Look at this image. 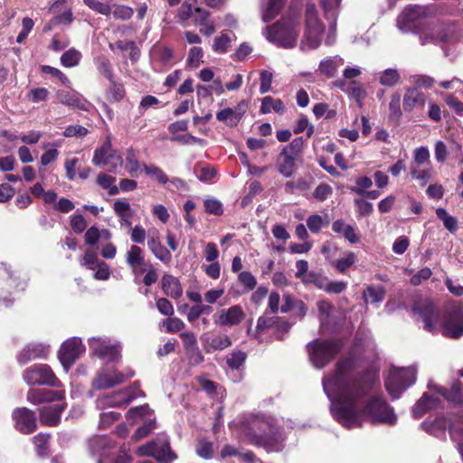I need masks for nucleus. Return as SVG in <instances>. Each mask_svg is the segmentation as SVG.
<instances>
[{
    "label": "nucleus",
    "mask_w": 463,
    "mask_h": 463,
    "mask_svg": "<svg viewBox=\"0 0 463 463\" xmlns=\"http://www.w3.org/2000/svg\"><path fill=\"white\" fill-rule=\"evenodd\" d=\"M376 383L374 374L357 370L354 357L341 358L322 379L334 419L346 429L361 427L364 418L373 424L394 425L397 416L383 399L373 397L364 406V400Z\"/></svg>",
    "instance_id": "f257e3e1"
},
{
    "label": "nucleus",
    "mask_w": 463,
    "mask_h": 463,
    "mask_svg": "<svg viewBox=\"0 0 463 463\" xmlns=\"http://www.w3.org/2000/svg\"><path fill=\"white\" fill-rule=\"evenodd\" d=\"M239 428L244 439L268 452H279L284 449L285 433L269 416L246 415L241 420Z\"/></svg>",
    "instance_id": "f03ea898"
},
{
    "label": "nucleus",
    "mask_w": 463,
    "mask_h": 463,
    "mask_svg": "<svg viewBox=\"0 0 463 463\" xmlns=\"http://www.w3.org/2000/svg\"><path fill=\"white\" fill-rule=\"evenodd\" d=\"M439 12L436 5H409L398 15L396 25L402 33H411L420 35L430 20L436 17Z\"/></svg>",
    "instance_id": "7ed1b4c3"
},
{
    "label": "nucleus",
    "mask_w": 463,
    "mask_h": 463,
    "mask_svg": "<svg viewBox=\"0 0 463 463\" xmlns=\"http://www.w3.org/2000/svg\"><path fill=\"white\" fill-rule=\"evenodd\" d=\"M299 34V19L288 14L272 26L267 27L266 38L278 46L293 48Z\"/></svg>",
    "instance_id": "20e7f679"
},
{
    "label": "nucleus",
    "mask_w": 463,
    "mask_h": 463,
    "mask_svg": "<svg viewBox=\"0 0 463 463\" xmlns=\"http://www.w3.org/2000/svg\"><path fill=\"white\" fill-rule=\"evenodd\" d=\"M458 39L456 25L449 22H429L425 28L420 31L419 35L421 45L434 44L443 47L457 42Z\"/></svg>",
    "instance_id": "39448f33"
},
{
    "label": "nucleus",
    "mask_w": 463,
    "mask_h": 463,
    "mask_svg": "<svg viewBox=\"0 0 463 463\" xmlns=\"http://www.w3.org/2000/svg\"><path fill=\"white\" fill-rule=\"evenodd\" d=\"M341 349L342 342L339 340L315 339L307 345L309 361L317 369L326 366Z\"/></svg>",
    "instance_id": "423d86ee"
},
{
    "label": "nucleus",
    "mask_w": 463,
    "mask_h": 463,
    "mask_svg": "<svg viewBox=\"0 0 463 463\" xmlns=\"http://www.w3.org/2000/svg\"><path fill=\"white\" fill-rule=\"evenodd\" d=\"M324 24L318 16V11L314 3H307L305 12V33L300 43L302 51L316 49L321 43Z\"/></svg>",
    "instance_id": "0eeeda50"
},
{
    "label": "nucleus",
    "mask_w": 463,
    "mask_h": 463,
    "mask_svg": "<svg viewBox=\"0 0 463 463\" xmlns=\"http://www.w3.org/2000/svg\"><path fill=\"white\" fill-rule=\"evenodd\" d=\"M88 343L92 355L108 364L119 361L122 350L119 342L112 341L107 336H93L88 339Z\"/></svg>",
    "instance_id": "6e6552de"
},
{
    "label": "nucleus",
    "mask_w": 463,
    "mask_h": 463,
    "mask_svg": "<svg viewBox=\"0 0 463 463\" xmlns=\"http://www.w3.org/2000/svg\"><path fill=\"white\" fill-rule=\"evenodd\" d=\"M303 146V137H297L282 149L277 159V169L281 175L286 178L293 175L296 160L300 156Z\"/></svg>",
    "instance_id": "1a4fd4ad"
},
{
    "label": "nucleus",
    "mask_w": 463,
    "mask_h": 463,
    "mask_svg": "<svg viewBox=\"0 0 463 463\" xmlns=\"http://www.w3.org/2000/svg\"><path fill=\"white\" fill-rule=\"evenodd\" d=\"M413 368H400L390 371L385 379V388L392 400H396L411 384L415 383Z\"/></svg>",
    "instance_id": "9d476101"
},
{
    "label": "nucleus",
    "mask_w": 463,
    "mask_h": 463,
    "mask_svg": "<svg viewBox=\"0 0 463 463\" xmlns=\"http://www.w3.org/2000/svg\"><path fill=\"white\" fill-rule=\"evenodd\" d=\"M23 379L28 385L61 386L51 367L45 364H36L26 368Z\"/></svg>",
    "instance_id": "9b49d317"
},
{
    "label": "nucleus",
    "mask_w": 463,
    "mask_h": 463,
    "mask_svg": "<svg viewBox=\"0 0 463 463\" xmlns=\"http://www.w3.org/2000/svg\"><path fill=\"white\" fill-rule=\"evenodd\" d=\"M137 452L140 456H151L161 463H170L176 458L171 450L169 440L165 436L158 437L155 440L140 446Z\"/></svg>",
    "instance_id": "f8f14e48"
},
{
    "label": "nucleus",
    "mask_w": 463,
    "mask_h": 463,
    "mask_svg": "<svg viewBox=\"0 0 463 463\" xmlns=\"http://www.w3.org/2000/svg\"><path fill=\"white\" fill-rule=\"evenodd\" d=\"M92 163L97 166L107 167L109 172L115 173L122 165V158L112 148L111 136H107L100 147L96 148Z\"/></svg>",
    "instance_id": "ddd939ff"
},
{
    "label": "nucleus",
    "mask_w": 463,
    "mask_h": 463,
    "mask_svg": "<svg viewBox=\"0 0 463 463\" xmlns=\"http://www.w3.org/2000/svg\"><path fill=\"white\" fill-rule=\"evenodd\" d=\"M141 391L136 387L122 389L111 394L102 395L96 400V408L105 410L106 408L124 407L135 400Z\"/></svg>",
    "instance_id": "4468645a"
},
{
    "label": "nucleus",
    "mask_w": 463,
    "mask_h": 463,
    "mask_svg": "<svg viewBox=\"0 0 463 463\" xmlns=\"http://www.w3.org/2000/svg\"><path fill=\"white\" fill-rule=\"evenodd\" d=\"M85 345L80 337H71L62 343L58 356L63 368L68 371L71 365L85 353Z\"/></svg>",
    "instance_id": "2eb2a0df"
},
{
    "label": "nucleus",
    "mask_w": 463,
    "mask_h": 463,
    "mask_svg": "<svg viewBox=\"0 0 463 463\" xmlns=\"http://www.w3.org/2000/svg\"><path fill=\"white\" fill-rule=\"evenodd\" d=\"M133 375V373L125 374L116 369L103 368L97 373L96 377L92 381V387L95 390L110 389L125 383Z\"/></svg>",
    "instance_id": "dca6fc26"
},
{
    "label": "nucleus",
    "mask_w": 463,
    "mask_h": 463,
    "mask_svg": "<svg viewBox=\"0 0 463 463\" xmlns=\"http://www.w3.org/2000/svg\"><path fill=\"white\" fill-rule=\"evenodd\" d=\"M413 313L418 314L424 323V329L435 333L440 321V315L430 300H423L413 306Z\"/></svg>",
    "instance_id": "f3484780"
},
{
    "label": "nucleus",
    "mask_w": 463,
    "mask_h": 463,
    "mask_svg": "<svg viewBox=\"0 0 463 463\" xmlns=\"http://www.w3.org/2000/svg\"><path fill=\"white\" fill-rule=\"evenodd\" d=\"M443 335L454 339L463 335V305H454L449 308Z\"/></svg>",
    "instance_id": "a211bd4d"
},
{
    "label": "nucleus",
    "mask_w": 463,
    "mask_h": 463,
    "mask_svg": "<svg viewBox=\"0 0 463 463\" xmlns=\"http://www.w3.org/2000/svg\"><path fill=\"white\" fill-rule=\"evenodd\" d=\"M245 318V313L240 305L221 309L213 317L214 324L221 327H232L240 325Z\"/></svg>",
    "instance_id": "6ab92c4d"
},
{
    "label": "nucleus",
    "mask_w": 463,
    "mask_h": 463,
    "mask_svg": "<svg viewBox=\"0 0 463 463\" xmlns=\"http://www.w3.org/2000/svg\"><path fill=\"white\" fill-rule=\"evenodd\" d=\"M16 429L24 434H30L36 430V417L33 411L27 408H18L13 412Z\"/></svg>",
    "instance_id": "aec40b11"
},
{
    "label": "nucleus",
    "mask_w": 463,
    "mask_h": 463,
    "mask_svg": "<svg viewBox=\"0 0 463 463\" xmlns=\"http://www.w3.org/2000/svg\"><path fill=\"white\" fill-rule=\"evenodd\" d=\"M49 353V345L42 343H31L25 345L17 354V362L24 365L29 362L44 358Z\"/></svg>",
    "instance_id": "412c9836"
},
{
    "label": "nucleus",
    "mask_w": 463,
    "mask_h": 463,
    "mask_svg": "<svg viewBox=\"0 0 463 463\" xmlns=\"http://www.w3.org/2000/svg\"><path fill=\"white\" fill-rule=\"evenodd\" d=\"M334 85L345 92L349 99H354L359 106L366 97V91L363 84L356 80H337Z\"/></svg>",
    "instance_id": "4be33fe9"
},
{
    "label": "nucleus",
    "mask_w": 463,
    "mask_h": 463,
    "mask_svg": "<svg viewBox=\"0 0 463 463\" xmlns=\"http://www.w3.org/2000/svg\"><path fill=\"white\" fill-rule=\"evenodd\" d=\"M59 102L71 109L89 111L92 105L78 92L59 90L57 92Z\"/></svg>",
    "instance_id": "5701e85b"
},
{
    "label": "nucleus",
    "mask_w": 463,
    "mask_h": 463,
    "mask_svg": "<svg viewBox=\"0 0 463 463\" xmlns=\"http://www.w3.org/2000/svg\"><path fill=\"white\" fill-rule=\"evenodd\" d=\"M206 353L221 351L232 345V340L224 334H204L202 337Z\"/></svg>",
    "instance_id": "b1692460"
},
{
    "label": "nucleus",
    "mask_w": 463,
    "mask_h": 463,
    "mask_svg": "<svg viewBox=\"0 0 463 463\" xmlns=\"http://www.w3.org/2000/svg\"><path fill=\"white\" fill-rule=\"evenodd\" d=\"M126 262L134 273H141L146 270L143 269L146 264L144 251L137 245H131L126 252Z\"/></svg>",
    "instance_id": "393cba45"
},
{
    "label": "nucleus",
    "mask_w": 463,
    "mask_h": 463,
    "mask_svg": "<svg viewBox=\"0 0 463 463\" xmlns=\"http://www.w3.org/2000/svg\"><path fill=\"white\" fill-rule=\"evenodd\" d=\"M463 383L456 379L451 383L449 391L443 387H437L436 391L440 393L449 403L454 406L460 405L463 402Z\"/></svg>",
    "instance_id": "a878e982"
},
{
    "label": "nucleus",
    "mask_w": 463,
    "mask_h": 463,
    "mask_svg": "<svg viewBox=\"0 0 463 463\" xmlns=\"http://www.w3.org/2000/svg\"><path fill=\"white\" fill-rule=\"evenodd\" d=\"M243 107L244 103L242 102L235 109L230 108L223 109L216 113V118L229 127H235L244 113Z\"/></svg>",
    "instance_id": "bb28decb"
},
{
    "label": "nucleus",
    "mask_w": 463,
    "mask_h": 463,
    "mask_svg": "<svg viewBox=\"0 0 463 463\" xmlns=\"http://www.w3.org/2000/svg\"><path fill=\"white\" fill-rule=\"evenodd\" d=\"M64 409V404H55L43 407L40 412L41 421L49 426L56 425L60 421L61 415Z\"/></svg>",
    "instance_id": "cd10ccee"
},
{
    "label": "nucleus",
    "mask_w": 463,
    "mask_h": 463,
    "mask_svg": "<svg viewBox=\"0 0 463 463\" xmlns=\"http://www.w3.org/2000/svg\"><path fill=\"white\" fill-rule=\"evenodd\" d=\"M287 0H262L261 17L263 22L273 20L281 11Z\"/></svg>",
    "instance_id": "c85d7f7f"
},
{
    "label": "nucleus",
    "mask_w": 463,
    "mask_h": 463,
    "mask_svg": "<svg viewBox=\"0 0 463 463\" xmlns=\"http://www.w3.org/2000/svg\"><path fill=\"white\" fill-rule=\"evenodd\" d=\"M425 95L417 88H408L403 96L402 106L405 111L411 112L414 108L424 105Z\"/></svg>",
    "instance_id": "c756f323"
},
{
    "label": "nucleus",
    "mask_w": 463,
    "mask_h": 463,
    "mask_svg": "<svg viewBox=\"0 0 463 463\" xmlns=\"http://www.w3.org/2000/svg\"><path fill=\"white\" fill-rule=\"evenodd\" d=\"M439 402V399L430 396L426 393L423 394L422 397L417 402V403L412 408V416L415 419L422 417L427 411L436 408Z\"/></svg>",
    "instance_id": "7c9ffc66"
},
{
    "label": "nucleus",
    "mask_w": 463,
    "mask_h": 463,
    "mask_svg": "<svg viewBox=\"0 0 463 463\" xmlns=\"http://www.w3.org/2000/svg\"><path fill=\"white\" fill-rule=\"evenodd\" d=\"M448 420L443 418H437L433 421H423L420 428L430 435L443 439L446 435Z\"/></svg>",
    "instance_id": "2f4dec72"
},
{
    "label": "nucleus",
    "mask_w": 463,
    "mask_h": 463,
    "mask_svg": "<svg viewBox=\"0 0 463 463\" xmlns=\"http://www.w3.org/2000/svg\"><path fill=\"white\" fill-rule=\"evenodd\" d=\"M334 232L341 234L345 239L352 244L359 241V235L352 225L345 223L343 220H336L332 224Z\"/></svg>",
    "instance_id": "473e14b6"
},
{
    "label": "nucleus",
    "mask_w": 463,
    "mask_h": 463,
    "mask_svg": "<svg viewBox=\"0 0 463 463\" xmlns=\"http://www.w3.org/2000/svg\"><path fill=\"white\" fill-rule=\"evenodd\" d=\"M344 64V59L338 55L328 57L319 63V71L328 78L335 75L338 68Z\"/></svg>",
    "instance_id": "72a5a7b5"
},
{
    "label": "nucleus",
    "mask_w": 463,
    "mask_h": 463,
    "mask_svg": "<svg viewBox=\"0 0 463 463\" xmlns=\"http://www.w3.org/2000/svg\"><path fill=\"white\" fill-rule=\"evenodd\" d=\"M342 0H321L320 4L324 9L325 16L330 21V30H335L338 10Z\"/></svg>",
    "instance_id": "f704fd0d"
},
{
    "label": "nucleus",
    "mask_w": 463,
    "mask_h": 463,
    "mask_svg": "<svg viewBox=\"0 0 463 463\" xmlns=\"http://www.w3.org/2000/svg\"><path fill=\"white\" fill-rule=\"evenodd\" d=\"M162 288L164 292L173 298H178L183 294L179 280L171 275H164L162 279Z\"/></svg>",
    "instance_id": "c9c22d12"
},
{
    "label": "nucleus",
    "mask_w": 463,
    "mask_h": 463,
    "mask_svg": "<svg viewBox=\"0 0 463 463\" xmlns=\"http://www.w3.org/2000/svg\"><path fill=\"white\" fill-rule=\"evenodd\" d=\"M125 168L133 177H137L141 170H143V165L139 163L137 152L132 147L128 148L126 151Z\"/></svg>",
    "instance_id": "e433bc0d"
},
{
    "label": "nucleus",
    "mask_w": 463,
    "mask_h": 463,
    "mask_svg": "<svg viewBox=\"0 0 463 463\" xmlns=\"http://www.w3.org/2000/svg\"><path fill=\"white\" fill-rule=\"evenodd\" d=\"M180 337L183 341L184 349L187 353H192L196 354V361L198 363L203 362V357L198 349L197 339L194 333L192 332H183L180 334Z\"/></svg>",
    "instance_id": "4c0bfd02"
},
{
    "label": "nucleus",
    "mask_w": 463,
    "mask_h": 463,
    "mask_svg": "<svg viewBox=\"0 0 463 463\" xmlns=\"http://www.w3.org/2000/svg\"><path fill=\"white\" fill-rule=\"evenodd\" d=\"M307 227L312 233H319L320 231L329 224L327 213L324 215L311 214L306 220Z\"/></svg>",
    "instance_id": "58836bf2"
},
{
    "label": "nucleus",
    "mask_w": 463,
    "mask_h": 463,
    "mask_svg": "<svg viewBox=\"0 0 463 463\" xmlns=\"http://www.w3.org/2000/svg\"><path fill=\"white\" fill-rule=\"evenodd\" d=\"M284 110L285 106L283 102L279 99H273L270 96H267L261 100L260 111L263 114H268L271 111L282 113Z\"/></svg>",
    "instance_id": "ea45409f"
},
{
    "label": "nucleus",
    "mask_w": 463,
    "mask_h": 463,
    "mask_svg": "<svg viewBox=\"0 0 463 463\" xmlns=\"http://www.w3.org/2000/svg\"><path fill=\"white\" fill-rule=\"evenodd\" d=\"M143 170L146 175L154 178L160 184H165L169 181L167 175L156 165L143 164Z\"/></svg>",
    "instance_id": "a19ab883"
},
{
    "label": "nucleus",
    "mask_w": 463,
    "mask_h": 463,
    "mask_svg": "<svg viewBox=\"0 0 463 463\" xmlns=\"http://www.w3.org/2000/svg\"><path fill=\"white\" fill-rule=\"evenodd\" d=\"M357 260L355 253L352 251L345 252L344 256L336 260L334 263L335 268L341 273L345 272Z\"/></svg>",
    "instance_id": "79ce46f5"
},
{
    "label": "nucleus",
    "mask_w": 463,
    "mask_h": 463,
    "mask_svg": "<svg viewBox=\"0 0 463 463\" xmlns=\"http://www.w3.org/2000/svg\"><path fill=\"white\" fill-rule=\"evenodd\" d=\"M113 210L119 219L132 218L134 211L126 200L118 199L113 203Z\"/></svg>",
    "instance_id": "37998d69"
},
{
    "label": "nucleus",
    "mask_w": 463,
    "mask_h": 463,
    "mask_svg": "<svg viewBox=\"0 0 463 463\" xmlns=\"http://www.w3.org/2000/svg\"><path fill=\"white\" fill-rule=\"evenodd\" d=\"M401 79L400 73L395 69H386L384 70L380 78L379 81L383 86L386 87H393L395 86Z\"/></svg>",
    "instance_id": "c03bdc74"
},
{
    "label": "nucleus",
    "mask_w": 463,
    "mask_h": 463,
    "mask_svg": "<svg viewBox=\"0 0 463 463\" xmlns=\"http://www.w3.org/2000/svg\"><path fill=\"white\" fill-rule=\"evenodd\" d=\"M81 59V53L71 48L65 52L61 57V63L67 68L77 66Z\"/></svg>",
    "instance_id": "a18cd8bd"
},
{
    "label": "nucleus",
    "mask_w": 463,
    "mask_h": 463,
    "mask_svg": "<svg viewBox=\"0 0 463 463\" xmlns=\"http://www.w3.org/2000/svg\"><path fill=\"white\" fill-rule=\"evenodd\" d=\"M437 217L443 222L444 226L451 233L458 230V220L449 215L444 208H438L436 210Z\"/></svg>",
    "instance_id": "49530a36"
},
{
    "label": "nucleus",
    "mask_w": 463,
    "mask_h": 463,
    "mask_svg": "<svg viewBox=\"0 0 463 463\" xmlns=\"http://www.w3.org/2000/svg\"><path fill=\"white\" fill-rule=\"evenodd\" d=\"M247 354L242 351H233L231 355L227 358L226 364L232 370H240L246 360Z\"/></svg>",
    "instance_id": "de8ad7c7"
},
{
    "label": "nucleus",
    "mask_w": 463,
    "mask_h": 463,
    "mask_svg": "<svg viewBox=\"0 0 463 463\" xmlns=\"http://www.w3.org/2000/svg\"><path fill=\"white\" fill-rule=\"evenodd\" d=\"M50 91L43 87L33 88L27 94V99L33 103L46 101L49 99Z\"/></svg>",
    "instance_id": "09e8293b"
},
{
    "label": "nucleus",
    "mask_w": 463,
    "mask_h": 463,
    "mask_svg": "<svg viewBox=\"0 0 463 463\" xmlns=\"http://www.w3.org/2000/svg\"><path fill=\"white\" fill-rule=\"evenodd\" d=\"M385 296V290L383 287H368L364 292V298L366 301L370 299L372 303L382 302Z\"/></svg>",
    "instance_id": "8fccbe9b"
},
{
    "label": "nucleus",
    "mask_w": 463,
    "mask_h": 463,
    "mask_svg": "<svg viewBox=\"0 0 463 463\" xmlns=\"http://www.w3.org/2000/svg\"><path fill=\"white\" fill-rule=\"evenodd\" d=\"M328 279L322 274H318L316 272H309L307 275H306V278L304 279L305 284H314L317 288L319 289H322L325 291V288H326Z\"/></svg>",
    "instance_id": "3c124183"
},
{
    "label": "nucleus",
    "mask_w": 463,
    "mask_h": 463,
    "mask_svg": "<svg viewBox=\"0 0 463 463\" xmlns=\"http://www.w3.org/2000/svg\"><path fill=\"white\" fill-rule=\"evenodd\" d=\"M317 307L318 309V318L321 324V327H324L326 324L328 322V318L330 317V313L332 310V306L329 302L326 300H320L317 303Z\"/></svg>",
    "instance_id": "603ef678"
},
{
    "label": "nucleus",
    "mask_w": 463,
    "mask_h": 463,
    "mask_svg": "<svg viewBox=\"0 0 463 463\" xmlns=\"http://www.w3.org/2000/svg\"><path fill=\"white\" fill-rule=\"evenodd\" d=\"M109 446V442L106 437L99 436L92 438L89 442V448L93 455L101 453Z\"/></svg>",
    "instance_id": "864d4df0"
},
{
    "label": "nucleus",
    "mask_w": 463,
    "mask_h": 463,
    "mask_svg": "<svg viewBox=\"0 0 463 463\" xmlns=\"http://www.w3.org/2000/svg\"><path fill=\"white\" fill-rule=\"evenodd\" d=\"M213 445L211 441L202 439L196 445V453L199 457L209 459L213 455Z\"/></svg>",
    "instance_id": "5fc2aeb1"
},
{
    "label": "nucleus",
    "mask_w": 463,
    "mask_h": 463,
    "mask_svg": "<svg viewBox=\"0 0 463 463\" xmlns=\"http://www.w3.org/2000/svg\"><path fill=\"white\" fill-rule=\"evenodd\" d=\"M96 65L99 72L106 77L109 81H112L114 75L109 61L106 58H99L96 61Z\"/></svg>",
    "instance_id": "6e6d98bb"
},
{
    "label": "nucleus",
    "mask_w": 463,
    "mask_h": 463,
    "mask_svg": "<svg viewBox=\"0 0 463 463\" xmlns=\"http://www.w3.org/2000/svg\"><path fill=\"white\" fill-rule=\"evenodd\" d=\"M111 13L116 19L128 20L132 17L134 11L131 7L124 5H116Z\"/></svg>",
    "instance_id": "4d7b16f0"
},
{
    "label": "nucleus",
    "mask_w": 463,
    "mask_h": 463,
    "mask_svg": "<svg viewBox=\"0 0 463 463\" xmlns=\"http://www.w3.org/2000/svg\"><path fill=\"white\" fill-rule=\"evenodd\" d=\"M85 5H87L93 11L103 14L109 15L111 14V7L109 5L100 2L99 0H83Z\"/></svg>",
    "instance_id": "13d9d810"
},
{
    "label": "nucleus",
    "mask_w": 463,
    "mask_h": 463,
    "mask_svg": "<svg viewBox=\"0 0 463 463\" xmlns=\"http://www.w3.org/2000/svg\"><path fill=\"white\" fill-rule=\"evenodd\" d=\"M238 279L247 291L252 290L257 285L256 278L250 271L240 272Z\"/></svg>",
    "instance_id": "bf43d9fd"
},
{
    "label": "nucleus",
    "mask_w": 463,
    "mask_h": 463,
    "mask_svg": "<svg viewBox=\"0 0 463 463\" xmlns=\"http://www.w3.org/2000/svg\"><path fill=\"white\" fill-rule=\"evenodd\" d=\"M49 439V435L43 433H40L33 438V443L35 444L36 450L39 455L43 456L47 454Z\"/></svg>",
    "instance_id": "052dcab7"
},
{
    "label": "nucleus",
    "mask_w": 463,
    "mask_h": 463,
    "mask_svg": "<svg viewBox=\"0 0 463 463\" xmlns=\"http://www.w3.org/2000/svg\"><path fill=\"white\" fill-rule=\"evenodd\" d=\"M121 414L117 411H105L99 415V428H107L120 418Z\"/></svg>",
    "instance_id": "680f3d73"
},
{
    "label": "nucleus",
    "mask_w": 463,
    "mask_h": 463,
    "mask_svg": "<svg viewBox=\"0 0 463 463\" xmlns=\"http://www.w3.org/2000/svg\"><path fill=\"white\" fill-rule=\"evenodd\" d=\"M414 163L417 165H423L430 163V151L426 146L417 147L413 152Z\"/></svg>",
    "instance_id": "e2e57ef3"
},
{
    "label": "nucleus",
    "mask_w": 463,
    "mask_h": 463,
    "mask_svg": "<svg viewBox=\"0 0 463 463\" xmlns=\"http://www.w3.org/2000/svg\"><path fill=\"white\" fill-rule=\"evenodd\" d=\"M212 312V307L207 305H195L193 306L188 314L187 318L190 322H194L203 314H209Z\"/></svg>",
    "instance_id": "0e129e2a"
},
{
    "label": "nucleus",
    "mask_w": 463,
    "mask_h": 463,
    "mask_svg": "<svg viewBox=\"0 0 463 463\" xmlns=\"http://www.w3.org/2000/svg\"><path fill=\"white\" fill-rule=\"evenodd\" d=\"M88 132V129L83 126L71 125L64 129L63 136L66 137H83Z\"/></svg>",
    "instance_id": "69168bd1"
},
{
    "label": "nucleus",
    "mask_w": 463,
    "mask_h": 463,
    "mask_svg": "<svg viewBox=\"0 0 463 463\" xmlns=\"http://www.w3.org/2000/svg\"><path fill=\"white\" fill-rule=\"evenodd\" d=\"M231 39L227 34L222 33L214 39L213 49L215 52L224 53L230 46Z\"/></svg>",
    "instance_id": "338daca9"
},
{
    "label": "nucleus",
    "mask_w": 463,
    "mask_h": 463,
    "mask_svg": "<svg viewBox=\"0 0 463 463\" xmlns=\"http://www.w3.org/2000/svg\"><path fill=\"white\" fill-rule=\"evenodd\" d=\"M163 325L168 333H176L184 328V323L178 317H169L164 320Z\"/></svg>",
    "instance_id": "774afa93"
}]
</instances>
